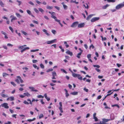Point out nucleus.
I'll return each mask as SVG.
<instances>
[{
  "label": "nucleus",
  "mask_w": 124,
  "mask_h": 124,
  "mask_svg": "<svg viewBox=\"0 0 124 124\" xmlns=\"http://www.w3.org/2000/svg\"><path fill=\"white\" fill-rule=\"evenodd\" d=\"M17 78L16 79V80L15 81L17 82V83L18 84H20V82L19 81V79Z\"/></svg>",
  "instance_id": "nucleus-41"
},
{
  "label": "nucleus",
  "mask_w": 124,
  "mask_h": 124,
  "mask_svg": "<svg viewBox=\"0 0 124 124\" xmlns=\"http://www.w3.org/2000/svg\"><path fill=\"white\" fill-rule=\"evenodd\" d=\"M43 117V114H40L39 116V118L40 119Z\"/></svg>",
  "instance_id": "nucleus-43"
},
{
  "label": "nucleus",
  "mask_w": 124,
  "mask_h": 124,
  "mask_svg": "<svg viewBox=\"0 0 124 124\" xmlns=\"http://www.w3.org/2000/svg\"><path fill=\"white\" fill-rule=\"evenodd\" d=\"M109 5L107 4L105 6H104L102 7V8L103 9H106L109 6Z\"/></svg>",
  "instance_id": "nucleus-22"
},
{
  "label": "nucleus",
  "mask_w": 124,
  "mask_h": 124,
  "mask_svg": "<svg viewBox=\"0 0 124 124\" xmlns=\"http://www.w3.org/2000/svg\"><path fill=\"white\" fill-rule=\"evenodd\" d=\"M32 62L33 63H35L38 62V61L37 60H33L32 61Z\"/></svg>",
  "instance_id": "nucleus-53"
},
{
  "label": "nucleus",
  "mask_w": 124,
  "mask_h": 124,
  "mask_svg": "<svg viewBox=\"0 0 124 124\" xmlns=\"http://www.w3.org/2000/svg\"><path fill=\"white\" fill-rule=\"evenodd\" d=\"M46 8L47 9H52V7H50L48 6H47Z\"/></svg>",
  "instance_id": "nucleus-47"
},
{
  "label": "nucleus",
  "mask_w": 124,
  "mask_h": 124,
  "mask_svg": "<svg viewBox=\"0 0 124 124\" xmlns=\"http://www.w3.org/2000/svg\"><path fill=\"white\" fill-rule=\"evenodd\" d=\"M21 32L23 34L25 35H26L27 34V33L26 32L23 31H21Z\"/></svg>",
  "instance_id": "nucleus-33"
},
{
  "label": "nucleus",
  "mask_w": 124,
  "mask_h": 124,
  "mask_svg": "<svg viewBox=\"0 0 124 124\" xmlns=\"http://www.w3.org/2000/svg\"><path fill=\"white\" fill-rule=\"evenodd\" d=\"M34 10L37 13H39V11L36 8H34Z\"/></svg>",
  "instance_id": "nucleus-46"
},
{
  "label": "nucleus",
  "mask_w": 124,
  "mask_h": 124,
  "mask_svg": "<svg viewBox=\"0 0 124 124\" xmlns=\"http://www.w3.org/2000/svg\"><path fill=\"white\" fill-rule=\"evenodd\" d=\"M40 102L42 104H45V103L43 101V99H41L40 100Z\"/></svg>",
  "instance_id": "nucleus-58"
},
{
  "label": "nucleus",
  "mask_w": 124,
  "mask_h": 124,
  "mask_svg": "<svg viewBox=\"0 0 124 124\" xmlns=\"http://www.w3.org/2000/svg\"><path fill=\"white\" fill-rule=\"evenodd\" d=\"M5 91V90H3L1 92V93H0V94L1 96L3 97H8V96L7 94H5L4 93H5L4 92Z\"/></svg>",
  "instance_id": "nucleus-5"
},
{
  "label": "nucleus",
  "mask_w": 124,
  "mask_h": 124,
  "mask_svg": "<svg viewBox=\"0 0 124 124\" xmlns=\"http://www.w3.org/2000/svg\"><path fill=\"white\" fill-rule=\"evenodd\" d=\"M59 47L60 49H61V51H62V52H64V49H63L62 48V47L61 46H59Z\"/></svg>",
  "instance_id": "nucleus-40"
},
{
  "label": "nucleus",
  "mask_w": 124,
  "mask_h": 124,
  "mask_svg": "<svg viewBox=\"0 0 124 124\" xmlns=\"http://www.w3.org/2000/svg\"><path fill=\"white\" fill-rule=\"evenodd\" d=\"M51 15H52L51 16V17L54 19L55 20V21H56V20H57V18L56 16H55L54 15H55V13L54 12H52V13Z\"/></svg>",
  "instance_id": "nucleus-9"
},
{
  "label": "nucleus",
  "mask_w": 124,
  "mask_h": 124,
  "mask_svg": "<svg viewBox=\"0 0 124 124\" xmlns=\"http://www.w3.org/2000/svg\"><path fill=\"white\" fill-rule=\"evenodd\" d=\"M11 123L10 122L8 121L7 123H5V124H11Z\"/></svg>",
  "instance_id": "nucleus-64"
},
{
  "label": "nucleus",
  "mask_w": 124,
  "mask_h": 124,
  "mask_svg": "<svg viewBox=\"0 0 124 124\" xmlns=\"http://www.w3.org/2000/svg\"><path fill=\"white\" fill-rule=\"evenodd\" d=\"M78 74H76L74 73H72V76L75 78L77 77Z\"/></svg>",
  "instance_id": "nucleus-25"
},
{
  "label": "nucleus",
  "mask_w": 124,
  "mask_h": 124,
  "mask_svg": "<svg viewBox=\"0 0 124 124\" xmlns=\"http://www.w3.org/2000/svg\"><path fill=\"white\" fill-rule=\"evenodd\" d=\"M77 77L78 78V79H79L81 80H82L83 79L82 77V76H81L80 75V74H78Z\"/></svg>",
  "instance_id": "nucleus-16"
},
{
  "label": "nucleus",
  "mask_w": 124,
  "mask_h": 124,
  "mask_svg": "<svg viewBox=\"0 0 124 124\" xmlns=\"http://www.w3.org/2000/svg\"><path fill=\"white\" fill-rule=\"evenodd\" d=\"M33 66L35 68L37 69V70H39V67H37V66L35 64H34L33 65Z\"/></svg>",
  "instance_id": "nucleus-30"
},
{
  "label": "nucleus",
  "mask_w": 124,
  "mask_h": 124,
  "mask_svg": "<svg viewBox=\"0 0 124 124\" xmlns=\"http://www.w3.org/2000/svg\"><path fill=\"white\" fill-rule=\"evenodd\" d=\"M85 23H82L78 24V27L79 28H81L83 27L85 25Z\"/></svg>",
  "instance_id": "nucleus-8"
},
{
  "label": "nucleus",
  "mask_w": 124,
  "mask_h": 124,
  "mask_svg": "<svg viewBox=\"0 0 124 124\" xmlns=\"http://www.w3.org/2000/svg\"><path fill=\"white\" fill-rule=\"evenodd\" d=\"M66 53L70 55L71 56H72L73 55V53H72L71 52L70 50H67L66 52Z\"/></svg>",
  "instance_id": "nucleus-12"
},
{
  "label": "nucleus",
  "mask_w": 124,
  "mask_h": 124,
  "mask_svg": "<svg viewBox=\"0 0 124 124\" xmlns=\"http://www.w3.org/2000/svg\"><path fill=\"white\" fill-rule=\"evenodd\" d=\"M9 74L5 73H3V77H6L7 76H8Z\"/></svg>",
  "instance_id": "nucleus-29"
},
{
  "label": "nucleus",
  "mask_w": 124,
  "mask_h": 124,
  "mask_svg": "<svg viewBox=\"0 0 124 124\" xmlns=\"http://www.w3.org/2000/svg\"><path fill=\"white\" fill-rule=\"evenodd\" d=\"M82 53V52H80L77 55V57H78V58H80V57L79 56L81 55Z\"/></svg>",
  "instance_id": "nucleus-24"
},
{
  "label": "nucleus",
  "mask_w": 124,
  "mask_h": 124,
  "mask_svg": "<svg viewBox=\"0 0 124 124\" xmlns=\"http://www.w3.org/2000/svg\"><path fill=\"white\" fill-rule=\"evenodd\" d=\"M32 22H33L34 23H35V24H38L39 23L37 21H35V20H33L32 21Z\"/></svg>",
  "instance_id": "nucleus-52"
},
{
  "label": "nucleus",
  "mask_w": 124,
  "mask_h": 124,
  "mask_svg": "<svg viewBox=\"0 0 124 124\" xmlns=\"http://www.w3.org/2000/svg\"><path fill=\"white\" fill-rule=\"evenodd\" d=\"M53 76H56V73L55 71H53L52 72Z\"/></svg>",
  "instance_id": "nucleus-34"
},
{
  "label": "nucleus",
  "mask_w": 124,
  "mask_h": 124,
  "mask_svg": "<svg viewBox=\"0 0 124 124\" xmlns=\"http://www.w3.org/2000/svg\"><path fill=\"white\" fill-rule=\"evenodd\" d=\"M112 107H113L115 106L117 107V108H119V106L117 104H114V105H112Z\"/></svg>",
  "instance_id": "nucleus-35"
},
{
  "label": "nucleus",
  "mask_w": 124,
  "mask_h": 124,
  "mask_svg": "<svg viewBox=\"0 0 124 124\" xmlns=\"http://www.w3.org/2000/svg\"><path fill=\"white\" fill-rule=\"evenodd\" d=\"M56 39H55L54 40H51V42L52 43H54L55 42V41H56Z\"/></svg>",
  "instance_id": "nucleus-57"
},
{
  "label": "nucleus",
  "mask_w": 124,
  "mask_h": 124,
  "mask_svg": "<svg viewBox=\"0 0 124 124\" xmlns=\"http://www.w3.org/2000/svg\"><path fill=\"white\" fill-rule=\"evenodd\" d=\"M70 94L73 95H76L78 94V92H74L71 93Z\"/></svg>",
  "instance_id": "nucleus-23"
},
{
  "label": "nucleus",
  "mask_w": 124,
  "mask_h": 124,
  "mask_svg": "<svg viewBox=\"0 0 124 124\" xmlns=\"http://www.w3.org/2000/svg\"><path fill=\"white\" fill-rule=\"evenodd\" d=\"M27 46L26 45H24L22 46H20L19 47V49H23L24 46Z\"/></svg>",
  "instance_id": "nucleus-32"
},
{
  "label": "nucleus",
  "mask_w": 124,
  "mask_h": 124,
  "mask_svg": "<svg viewBox=\"0 0 124 124\" xmlns=\"http://www.w3.org/2000/svg\"><path fill=\"white\" fill-rule=\"evenodd\" d=\"M59 108L60 111V112L61 113H62L63 112V111L62 110V107H59Z\"/></svg>",
  "instance_id": "nucleus-44"
},
{
  "label": "nucleus",
  "mask_w": 124,
  "mask_h": 124,
  "mask_svg": "<svg viewBox=\"0 0 124 124\" xmlns=\"http://www.w3.org/2000/svg\"><path fill=\"white\" fill-rule=\"evenodd\" d=\"M43 31L45 32V34L48 36H49V35H50V34H49L48 33H47V31L45 29H44L43 30Z\"/></svg>",
  "instance_id": "nucleus-20"
},
{
  "label": "nucleus",
  "mask_w": 124,
  "mask_h": 124,
  "mask_svg": "<svg viewBox=\"0 0 124 124\" xmlns=\"http://www.w3.org/2000/svg\"><path fill=\"white\" fill-rule=\"evenodd\" d=\"M111 120V119L103 118L102 119V122L100 121L99 123H95L94 124H108L106 123L107 122L109 121H110Z\"/></svg>",
  "instance_id": "nucleus-1"
},
{
  "label": "nucleus",
  "mask_w": 124,
  "mask_h": 124,
  "mask_svg": "<svg viewBox=\"0 0 124 124\" xmlns=\"http://www.w3.org/2000/svg\"><path fill=\"white\" fill-rule=\"evenodd\" d=\"M23 94L25 96H26L27 97H30V94L28 92L24 93H23Z\"/></svg>",
  "instance_id": "nucleus-21"
},
{
  "label": "nucleus",
  "mask_w": 124,
  "mask_h": 124,
  "mask_svg": "<svg viewBox=\"0 0 124 124\" xmlns=\"http://www.w3.org/2000/svg\"><path fill=\"white\" fill-rule=\"evenodd\" d=\"M61 70L64 73L66 74H67V72L64 69H61Z\"/></svg>",
  "instance_id": "nucleus-56"
},
{
  "label": "nucleus",
  "mask_w": 124,
  "mask_h": 124,
  "mask_svg": "<svg viewBox=\"0 0 124 124\" xmlns=\"http://www.w3.org/2000/svg\"><path fill=\"white\" fill-rule=\"evenodd\" d=\"M84 90L86 92H88V89H86L85 88H84Z\"/></svg>",
  "instance_id": "nucleus-61"
},
{
  "label": "nucleus",
  "mask_w": 124,
  "mask_h": 124,
  "mask_svg": "<svg viewBox=\"0 0 124 124\" xmlns=\"http://www.w3.org/2000/svg\"><path fill=\"white\" fill-rule=\"evenodd\" d=\"M94 119H95V121H98V119L97 117L96 116L95 117H93Z\"/></svg>",
  "instance_id": "nucleus-55"
},
{
  "label": "nucleus",
  "mask_w": 124,
  "mask_h": 124,
  "mask_svg": "<svg viewBox=\"0 0 124 124\" xmlns=\"http://www.w3.org/2000/svg\"><path fill=\"white\" fill-rule=\"evenodd\" d=\"M4 107L6 108H9L8 106V104L6 103H4L1 104V105H0V107Z\"/></svg>",
  "instance_id": "nucleus-2"
},
{
  "label": "nucleus",
  "mask_w": 124,
  "mask_h": 124,
  "mask_svg": "<svg viewBox=\"0 0 124 124\" xmlns=\"http://www.w3.org/2000/svg\"><path fill=\"white\" fill-rule=\"evenodd\" d=\"M29 3L30 4L33 6V5H34V4L31 1H30Z\"/></svg>",
  "instance_id": "nucleus-59"
},
{
  "label": "nucleus",
  "mask_w": 124,
  "mask_h": 124,
  "mask_svg": "<svg viewBox=\"0 0 124 124\" xmlns=\"http://www.w3.org/2000/svg\"><path fill=\"white\" fill-rule=\"evenodd\" d=\"M1 33L2 34H4V35H6V33L3 31H1Z\"/></svg>",
  "instance_id": "nucleus-62"
},
{
  "label": "nucleus",
  "mask_w": 124,
  "mask_h": 124,
  "mask_svg": "<svg viewBox=\"0 0 124 124\" xmlns=\"http://www.w3.org/2000/svg\"><path fill=\"white\" fill-rule=\"evenodd\" d=\"M78 22L77 21L73 23L71 26L72 27H75L77 26L78 24Z\"/></svg>",
  "instance_id": "nucleus-7"
},
{
  "label": "nucleus",
  "mask_w": 124,
  "mask_h": 124,
  "mask_svg": "<svg viewBox=\"0 0 124 124\" xmlns=\"http://www.w3.org/2000/svg\"><path fill=\"white\" fill-rule=\"evenodd\" d=\"M37 97L39 98H43L44 97V96H42L41 95H39L37 96Z\"/></svg>",
  "instance_id": "nucleus-45"
},
{
  "label": "nucleus",
  "mask_w": 124,
  "mask_h": 124,
  "mask_svg": "<svg viewBox=\"0 0 124 124\" xmlns=\"http://www.w3.org/2000/svg\"><path fill=\"white\" fill-rule=\"evenodd\" d=\"M100 18L99 17H95L93 18L91 20V22H93L99 20Z\"/></svg>",
  "instance_id": "nucleus-6"
},
{
  "label": "nucleus",
  "mask_w": 124,
  "mask_h": 124,
  "mask_svg": "<svg viewBox=\"0 0 124 124\" xmlns=\"http://www.w3.org/2000/svg\"><path fill=\"white\" fill-rule=\"evenodd\" d=\"M91 54H89L87 55V57L88 59L91 58Z\"/></svg>",
  "instance_id": "nucleus-39"
},
{
  "label": "nucleus",
  "mask_w": 124,
  "mask_h": 124,
  "mask_svg": "<svg viewBox=\"0 0 124 124\" xmlns=\"http://www.w3.org/2000/svg\"><path fill=\"white\" fill-rule=\"evenodd\" d=\"M104 0L105 1L107 0L108 2H114L115 1V0Z\"/></svg>",
  "instance_id": "nucleus-31"
},
{
  "label": "nucleus",
  "mask_w": 124,
  "mask_h": 124,
  "mask_svg": "<svg viewBox=\"0 0 124 124\" xmlns=\"http://www.w3.org/2000/svg\"><path fill=\"white\" fill-rule=\"evenodd\" d=\"M101 37L102 38V40L103 41L104 40H106V37L103 38L102 36H101Z\"/></svg>",
  "instance_id": "nucleus-48"
},
{
  "label": "nucleus",
  "mask_w": 124,
  "mask_h": 124,
  "mask_svg": "<svg viewBox=\"0 0 124 124\" xmlns=\"http://www.w3.org/2000/svg\"><path fill=\"white\" fill-rule=\"evenodd\" d=\"M38 9L39 11L41 12L42 13L44 11V10L41 8H39Z\"/></svg>",
  "instance_id": "nucleus-42"
},
{
  "label": "nucleus",
  "mask_w": 124,
  "mask_h": 124,
  "mask_svg": "<svg viewBox=\"0 0 124 124\" xmlns=\"http://www.w3.org/2000/svg\"><path fill=\"white\" fill-rule=\"evenodd\" d=\"M93 66L94 67H96L98 68H99L100 67V66L98 65H94Z\"/></svg>",
  "instance_id": "nucleus-54"
},
{
  "label": "nucleus",
  "mask_w": 124,
  "mask_h": 124,
  "mask_svg": "<svg viewBox=\"0 0 124 124\" xmlns=\"http://www.w3.org/2000/svg\"><path fill=\"white\" fill-rule=\"evenodd\" d=\"M11 84L13 85L14 86H16V84L15 83L13 82H10Z\"/></svg>",
  "instance_id": "nucleus-37"
},
{
  "label": "nucleus",
  "mask_w": 124,
  "mask_h": 124,
  "mask_svg": "<svg viewBox=\"0 0 124 124\" xmlns=\"http://www.w3.org/2000/svg\"><path fill=\"white\" fill-rule=\"evenodd\" d=\"M9 28L12 33H13L14 32V31L13 29L11 26H9Z\"/></svg>",
  "instance_id": "nucleus-36"
},
{
  "label": "nucleus",
  "mask_w": 124,
  "mask_h": 124,
  "mask_svg": "<svg viewBox=\"0 0 124 124\" xmlns=\"http://www.w3.org/2000/svg\"><path fill=\"white\" fill-rule=\"evenodd\" d=\"M29 47H25L21 51V53H22L24 51H25L26 50L29 49Z\"/></svg>",
  "instance_id": "nucleus-14"
},
{
  "label": "nucleus",
  "mask_w": 124,
  "mask_h": 124,
  "mask_svg": "<svg viewBox=\"0 0 124 124\" xmlns=\"http://www.w3.org/2000/svg\"><path fill=\"white\" fill-rule=\"evenodd\" d=\"M17 116L16 114H13L12 115V117H15V118H16V116Z\"/></svg>",
  "instance_id": "nucleus-60"
},
{
  "label": "nucleus",
  "mask_w": 124,
  "mask_h": 124,
  "mask_svg": "<svg viewBox=\"0 0 124 124\" xmlns=\"http://www.w3.org/2000/svg\"><path fill=\"white\" fill-rule=\"evenodd\" d=\"M7 101H13L14 100V97L13 96H11L8 97L7 99Z\"/></svg>",
  "instance_id": "nucleus-10"
},
{
  "label": "nucleus",
  "mask_w": 124,
  "mask_h": 124,
  "mask_svg": "<svg viewBox=\"0 0 124 124\" xmlns=\"http://www.w3.org/2000/svg\"><path fill=\"white\" fill-rule=\"evenodd\" d=\"M29 88L31 90V91H34L35 92H37L38 91L37 90L35 89V88L34 87L30 86L29 87Z\"/></svg>",
  "instance_id": "nucleus-11"
},
{
  "label": "nucleus",
  "mask_w": 124,
  "mask_h": 124,
  "mask_svg": "<svg viewBox=\"0 0 124 124\" xmlns=\"http://www.w3.org/2000/svg\"><path fill=\"white\" fill-rule=\"evenodd\" d=\"M64 90L65 91V95L66 96V97H68L69 96V94L68 93V92L67 90L66 89H65Z\"/></svg>",
  "instance_id": "nucleus-17"
},
{
  "label": "nucleus",
  "mask_w": 124,
  "mask_h": 124,
  "mask_svg": "<svg viewBox=\"0 0 124 124\" xmlns=\"http://www.w3.org/2000/svg\"><path fill=\"white\" fill-rule=\"evenodd\" d=\"M56 21L58 22L59 23V24L61 25V26L62 27L63 25L60 23V20L57 19V20H56Z\"/></svg>",
  "instance_id": "nucleus-28"
},
{
  "label": "nucleus",
  "mask_w": 124,
  "mask_h": 124,
  "mask_svg": "<svg viewBox=\"0 0 124 124\" xmlns=\"http://www.w3.org/2000/svg\"><path fill=\"white\" fill-rule=\"evenodd\" d=\"M51 31L52 33L54 34H55L56 33V31L54 30H52Z\"/></svg>",
  "instance_id": "nucleus-49"
},
{
  "label": "nucleus",
  "mask_w": 124,
  "mask_h": 124,
  "mask_svg": "<svg viewBox=\"0 0 124 124\" xmlns=\"http://www.w3.org/2000/svg\"><path fill=\"white\" fill-rule=\"evenodd\" d=\"M95 70L98 72H100L101 71L99 69L97 68H95Z\"/></svg>",
  "instance_id": "nucleus-63"
},
{
  "label": "nucleus",
  "mask_w": 124,
  "mask_h": 124,
  "mask_svg": "<svg viewBox=\"0 0 124 124\" xmlns=\"http://www.w3.org/2000/svg\"><path fill=\"white\" fill-rule=\"evenodd\" d=\"M53 70L52 68H50L48 69V70H47L46 71V72H48L50 71H52Z\"/></svg>",
  "instance_id": "nucleus-26"
},
{
  "label": "nucleus",
  "mask_w": 124,
  "mask_h": 124,
  "mask_svg": "<svg viewBox=\"0 0 124 124\" xmlns=\"http://www.w3.org/2000/svg\"><path fill=\"white\" fill-rule=\"evenodd\" d=\"M27 101H29V103L28 102H27L25 100L23 102V103L25 104L26 105H28L29 104H30L32 105V102L31 100L29 99H28L27 100Z\"/></svg>",
  "instance_id": "nucleus-4"
},
{
  "label": "nucleus",
  "mask_w": 124,
  "mask_h": 124,
  "mask_svg": "<svg viewBox=\"0 0 124 124\" xmlns=\"http://www.w3.org/2000/svg\"><path fill=\"white\" fill-rule=\"evenodd\" d=\"M40 67L42 69H44V66L43 65L42 63H41L40 64Z\"/></svg>",
  "instance_id": "nucleus-50"
},
{
  "label": "nucleus",
  "mask_w": 124,
  "mask_h": 124,
  "mask_svg": "<svg viewBox=\"0 0 124 124\" xmlns=\"http://www.w3.org/2000/svg\"><path fill=\"white\" fill-rule=\"evenodd\" d=\"M62 4L63 5L64 9H67V6L64 4V3L63 2H62Z\"/></svg>",
  "instance_id": "nucleus-19"
},
{
  "label": "nucleus",
  "mask_w": 124,
  "mask_h": 124,
  "mask_svg": "<svg viewBox=\"0 0 124 124\" xmlns=\"http://www.w3.org/2000/svg\"><path fill=\"white\" fill-rule=\"evenodd\" d=\"M83 6L86 9H88L89 8V6L86 3H85V4H84Z\"/></svg>",
  "instance_id": "nucleus-18"
},
{
  "label": "nucleus",
  "mask_w": 124,
  "mask_h": 124,
  "mask_svg": "<svg viewBox=\"0 0 124 124\" xmlns=\"http://www.w3.org/2000/svg\"><path fill=\"white\" fill-rule=\"evenodd\" d=\"M94 15L91 14L89 15L87 17L86 19L87 20H89Z\"/></svg>",
  "instance_id": "nucleus-13"
},
{
  "label": "nucleus",
  "mask_w": 124,
  "mask_h": 124,
  "mask_svg": "<svg viewBox=\"0 0 124 124\" xmlns=\"http://www.w3.org/2000/svg\"><path fill=\"white\" fill-rule=\"evenodd\" d=\"M0 5L2 7L4 6V4L1 0L0 1Z\"/></svg>",
  "instance_id": "nucleus-27"
},
{
  "label": "nucleus",
  "mask_w": 124,
  "mask_h": 124,
  "mask_svg": "<svg viewBox=\"0 0 124 124\" xmlns=\"http://www.w3.org/2000/svg\"><path fill=\"white\" fill-rule=\"evenodd\" d=\"M124 6V4L121 3L117 5L116 7V9H118L120 8H122Z\"/></svg>",
  "instance_id": "nucleus-3"
},
{
  "label": "nucleus",
  "mask_w": 124,
  "mask_h": 124,
  "mask_svg": "<svg viewBox=\"0 0 124 124\" xmlns=\"http://www.w3.org/2000/svg\"><path fill=\"white\" fill-rule=\"evenodd\" d=\"M27 13L29 15H31V11L29 10H27Z\"/></svg>",
  "instance_id": "nucleus-38"
},
{
  "label": "nucleus",
  "mask_w": 124,
  "mask_h": 124,
  "mask_svg": "<svg viewBox=\"0 0 124 124\" xmlns=\"http://www.w3.org/2000/svg\"><path fill=\"white\" fill-rule=\"evenodd\" d=\"M16 1L18 3V5L19 6L21 4L22 2L21 1H19L18 0H16Z\"/></svg>",
  "instance_id": "nucleus-51"
},
{
  "label": "nucleus",
  "mask_w": 124,
  "mask_h": 124,
  "mask_svg": "<svg viewBox=\"0 0 124 124\" xmlns=\"http://www.w3.org/2000/svg\"><path fill=\"white\" fill-rule=\"evenodd\" d=\"M16 78L19 79L20 80V82L21 83H23V81L22 79L19 76H17L16 77Z\"/></svg>",
  "instance_id": "nucleus-15"
}]
</instances>
